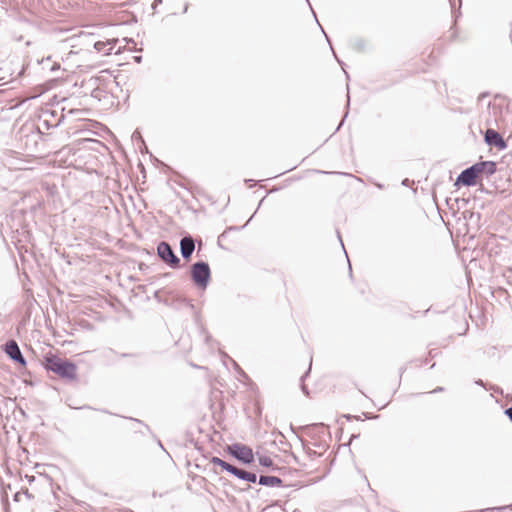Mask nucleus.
I'll return each mask as SVG.
<instances>
[{"instance_id": "9", "label": "nucleus", "mask_w": 512, "mask_h": 512, "mask_svg": "<svg viewBox=\"0 0 512 512\" xmlns=\"http://www.w3.org/2000/svg\"><path fill=\"white\" fill-rule=\"evenodd\" d=\"M118 39H111L107 41H96L93 46L98 52H103L104 55H109L113 51Z\"/></svg>"}, {"instance_id": "8", "label": "nucleus", "mask_w": 512, "mask_h": 512, "mask_svg": "<svg viewBox=\"0 0 512 512\" xmlns=\"http://www.w3.org/2000/svg\"><path fill=\"white\" fill-rule=\"evenodd\" d=\"M195 249V243L192 237H184L180 241V251L184 259H188Z\"/></svg>"}, {"instance_id": "11", "label": "nucleus", "mask_w": 512, "mask_h": 512, "mask_svg": "<svg viewBox=\"0 0 512 512\" xmlns=\"http://www.w3.org/2000/svg\"><path fill=\"white\" fill-rule=\"evenodd\" d=\"M232 475H234L238 479L252 483L256 482L257 479L256 474L239 469L237 467H235V470H233Z\"/></svg>"}, {"instance_id": "5", "label": "nucleus", "mask_w": 512, "mask_h": 512, "mask_svg": "<svg viewBox=\"0 0 512 512\" xmlns=\"http://www.w3.org/2000/svg\"><path fill=\"white\" fill-rule=\"evenodd\" d=\"M477 166L472 165L471 167L463 170L457 178V182L462 183L465 186H473L476 184V178L479 175V172L476 168Z\"/></svg>"}, {"instance_id": "3", "label": "nucleus", "mask_w": 512, "mask_h": 512, "mask_svg": "<svg viewBox=\"0 0 512 512\" xmlns=\"http://www.w3.org/2000/svg\"><path fill=\"white\" fill-rule=\"evenodd\" d=\"M228 451L236 459L245 464H250L254 461V454L250 447L242 444H233L228 447Z\"/></svg>"}, {"instance_id": "18", "label": "nucleus", "mask_w": 512, "mask_h": 512, "mask_svg": "<svg viewBox=\"0 0 512 512\" xmlns=\"http://www.w3.org/2000/svg\"><path fill=\"white\" fill-rule=\"evenodd\" d=\"M161 2H162V0H154L153 7H155L156 5L160 4Z\"/></svg>"}, {"instance_id": "14", "label": "nucleus", "mask_w": 512, "mask_h": 512, "mask_svg": "<svg viewBox=\"0 0 512 512\" xmlns=\"http://www.w3.org/2000/svg\"><path fill=\"white\" fill-rule=\"evenodd\" d=\"M219 466L222 467L223 470H225L231 474H232L233 470H235V466L225 462L224 460L220 461Z\"/></svg>"}, {"instance_id": "13", "label": "nucleus", "mask_w": 512, "mask_h": 512, "mask_svg": "<svg viewBox=\"0 0 512 512\" xmlns=\"http://www.w3.org/2000/svg\"><path fill=\"white\" fill-rule=\"evenodd\" d=\"M258 460H259V464L264 467L273 466V460L269 456H259Z\"/></svg>"}, {"instance_id": "16", "label": "nucleus", "mask_w": 512, "mask_h": 512, "mask_svg": "<svg viewBox=\"0 0 512 512\" xmlns=\"http://www.w3.org/2000/svg\"><path fill=\"white\" fill-rule=\"evenodd\" d=\"M506 415L509 417V419L512 421V407L508 408L505 411Z\"/></svg>"}, {"instance_id": "4", "label": "nucleus", "mask_w": 512, "mask_h": 512, "mask_svg": "<svg viewBox=\"0 0 512 512\" xmlns=\"http://www.w3.org/2000/svg\"><path fill=\"white\" fill-rule=\"evenodd\" d=\"M158 256L171 267L176 268L179 266L180 260L174 254L171 246L167 242H160L157 247Z\"/></svg>"}, {"instance_id": "10", "label": "nucleus", "mask_w": 512, "mask_h": 512, "mask_svg": "<svg viewBox=\"0 0 512 512\" xmlns=\"http://www.w3.org/2000/svg\"><path fill=\"white\" fill-rule=\"evenodd\" d=\"M477 170L480 173H485L487 176L493 175L496 172V163L493 161H483L476 163Z\"/></svg>"}, {"instance_id": "2", "label": "nucleus", "mask_w": 512, "mask_h": 512, "mask_svg": "<svg viewBox=\"0 0 512 512\" xmlns=\"http://www.w3.org/2000/svg\"><path fill=\"white\" fill-rule=\"evenodd\" d=\"M191 275L194 283L200 289H205L210 280V268L205 262H197L193 264Z\"/></svg>"}, {"instance_id": "7", "label": "nucleus", "mask_w": 512, "mask_h": 512, "mask_svg": "<svg viewBox=\"0 0 512 512\" xmlns=\"http://www.w3.org/2000/svg\"><path fill=\"white\" fill-rule=\"evenodd\" d=\"M485 141L489 145H494L499 149L506 148V143L501 135L493 129H487L485 132Z\"/></svg>"}, {"instance_id": "12", "label": "nucleus", "mask_w": 512, "mask_h": 512, "mask_svg": "<svg viewBox=\"0 0 512 512\" xmlns=\"http://www.w3.org/2000/svg\"><path fill=\"white\" fill-rule=\"evenodd\" d=\"M259 484L262 486H280L282 484V480L276 476H260Z\"/></svg>"}, {"instance_id": "15", "label": "nucleus", "mask_w": 512, "mask_h": 512, "mask_svg": "<svg viewBox=\"0 0 512 512\" xmlns=\"http://www.w3.org/2000/svg\"><path fill=\"white\" fill-rule=\"evenodd\" d=\"M221 460H222V459H220V458H218V457H212V459H211V463H213V464H215V465H218V466H219V464H220V461H221Z\"/></svg>"}, {"instance_id": "17", "label": "nucleus", "mask_w": 512, "mask_h": 512, "mask_svg": "<svg viewBox=\"0 0 512 512\" xmlns=\"http://www.w3.org/2000/svg\"><path fill=\"white\" fill-rule=\"evenodd\" d=\"M441 391H443V388L442 387H437L436 389L431 391V393H437V392H441Z\"/></svg>"}, {"instance_id": "6", "label": "nucleus", "mask_w": 512, "mask_h": 512, "mask_svg": "<svg viewBox=\"0 0 512 512\" xmlns=\"http://www.w3.org/2000/svg\"><path fill=\"white\" fill-rule=\"evenodd\" d=\"M5 352L9 357L17 363L22 365L26 364V361L20 351L18 344L14 340H10L5 345Z\"/></svg>"}, {"instance_id": "1", "label": "nucleus", "mask_w": 512, "mask_h": 512, "mask_svg": "<svg viewBox=\"0 0 512 512\" xmlns=\"http://www.w3.org/2000/svg\"><path fill=\"white\" fill-rule=\"evenodd\" d=\"M45 368L64 379L75 380L77 377V366L58 356L47 357Z\"/></svg>"}]
</instances>
